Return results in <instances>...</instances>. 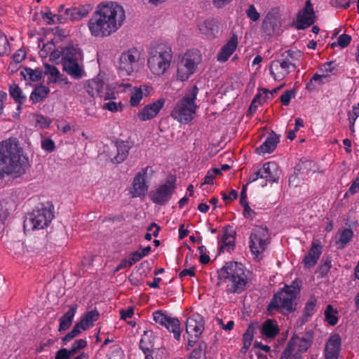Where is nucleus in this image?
<instances>
[{"mask_svg":"<svg viewBox=\"0 0 359 359\" xmlns=\"http://www.w3.org/2000/svg\"><path fill=\"white\" fill-rule=\"evenodd\" d=\"M125 18L123 7L111 2L100 5L88 25L93 36L102 38L115 32L122 25Z\"/></svg>","mask_w":359,"mask_h":359,"instance_id":"nucleus-1","label":"nucleus"},{"mask_svg":"<svg viewBox=\"0 0 359 359\" xmlns=\"http://www.w3.org/2000/svg\"><path fill=\"white\" fill-rule=\"evenodd\" d=\"M28 157L24 154L15 138H10L0 143V178L5 175L18 177L29 168Z\"/></svg>","mask_w":359,"mask_h":359,"instance_id":"nucleus-2","label":"nucleus"},{"mask_svg":"<svg viewBox=\"0 0 359 359\" xmlns=\"http://www.w3.org/2000/svg\"><path fill=\"white\" fill-rule=\"evenodd\" d=\"M218 279L226 285L227 293H241L245 289L248 276L242 264L229 262L218 271Z\"/></svg>","mask_w":359,"mask_h":359,"instance_id":"nucleus-3","label":"nucleus"},{"mask_svg":"<svg viewBox=\"0 0 359 359\" xmlns=\"http://www.w3.org/2000/svg\"><path fill=\"white\" fill-rule=\"evenodd\" d=\"M147 65L156 75H162L169 68L172 58L171 48L166 43L153 42L147 48Z\"/></svg>","mask_w":359,"mask_h":359,"instance_id":"nucleus-4","label":"nucleus"},{"mask_svg":"<svg viewBox=\"0 0 359 359\" xmlns=\"http://www.w3.org/2000/svg\"><path fill=\"white\" fill-rule=\"evenodd\" d=\"M300 281H293L290 285L276 293L268 305V311L280 310L282 313H289L296 310L295 300L300 292Z\"/></svg>","mask_w":359,"mask_h":359,"instance_id":"nucleus-5","label":"nucleus"},{"mask_svg":"<svg viewBox=\"0 0 359 359\" xmlns=\"http://www.w3.org/2000/svg\"><path fill=\"white\" fill-rule=\"evenodd\" d=\"M198 92V88L194 86L191 91L177 102L171 113L173 118L182 123H187L194 118L197 107L195 100Z\"/></svg>","mask_w":359,"mask_h":359,"instance_id":"nucleus-6","label":"nucleus"},{"mask_svg":"<svg viewBox=\"0 0 359 359\" xmlns=\"http://www.w3.org/2000/svg\"><path fill=\"white\" fill-rule=\"evenodd\" d=\"M82 58L80 48L74 46L62 48V64L63 71L76 79H81L84 72L79 65V60Z\"/></svg>","mask_w":359,"mask_h":359,"instance_id":"nucleus-7","label":"nucleus"},{"mask_svg":"<svg viewBox=\"0 0 359 359\" xmlns=\"http://www.w3.org/2000/svg\"><path fill=\"white\" fill-rule=\"evenodd\" d=\"M54 217L53 211L43 204H39L24 221V228L28 230L43 229L48 226Z\"/></svg>","mask_w":359,"mask_h":359,"instance_id":"nucleus-8","label":"nucleus"},{"mask_svg":"<svg viewBox=\"0 0 359 359\" xmlns=\"http://www.w3.org/2000/svg\"><path fill=\"white\" fill-rule=\"evenodd\" d=\"M201 61L198 50H189L179 60L177 66L176 77L178 81H185L194 74Z\"/></svg>","mask_w":359,"mask_h":359,"instance_id":"nucleus-9","label":"nucleus"},{"mask_svg":"<svg viewBox=\"0 0 359 359\" xmlns=\"http://www.w3.org/2000/svg\"><path fill=\"white\" fill-rule=\"evenodd\" d=\"M250 239V250L253 255L258 256L266 249L271 238L266 227L257 226L253 229Z\"/></svg>","mask_w":359,"mask_h":359,"instance_id":"nucleus-10","label":"nucleus"},{"mask_svg":"<svg viewBox=\"0 0 359 359\" xmlns=\"http://www.w3.org/2000/svg\"><path fill=\"white\" fill-rule=\"evenodd\" d=\"M140 59V52L137 48H131L121 53L119 58L118 69L123 76L130 75L137 66Z\"/></svg>","mask_w":359,"mask_h":359,"instance_id":"nucleus-11","label":"nucleus"},{"mask_svg":"<svg viewBox=\"0 0 359 359\" xmlns=\"http://www.w3.org/2000/svg\"><path fill=\"white\" fill-rule=\"evenodd\" d=\"M176 178L171 176L163 184L160 185L156 192L151 195L152 201L158 205L165 204L170 198L176 188Z\"/></svg>","mask_w":359,"mask_h":359,"instance_id":"nucleus-12","label":"nucleus"},{"mask_svg":"<svg viewBox=\"0 0 359 359\" xmlns=\"http://www.w3.org/2000/svg\"><path fill=\"white\" fill-rule=\"evenodd\" d=\"M259 178L265 179L266 182H276L278 180L277 166L275 163H265L262 168L251 174L249 177V182H253ZM266 183L263 184L265 186Z\"/></svg>","mask_w":359,"mask_h":359,"instance_id":"nucleus-13","label":"nucleus"},{"mask_svg":"<svg viewBox=\"0 0 359 359\" xmlns=\"http://www.w3.org/2000/svg\"><path fill=\"white\" fill-rule=\"evenodd\" d=\"M154 320L165 326L173 333L174 337L180 341L181 334L180 323L177 318L168 317L162 311H156L153 313Z\"/></svg>","mask_w":359,"mask_h":359,"instance_id":"nucleus-14","label":"nucleus"},{"mask_svg":"<svg viewBox=\"0 0 359 359\" xmlns=\"http://www.w3.org/2000/svg\"><path fill=\"white\" fill-rule=\"evenodd\" d=\"M262 29L266 36L278 35L281 32V22L278 13L269 11L264 18Z\"/></svg>","mask_w":359,"mask_h":359,"instance_id":"nucleus-15","label":"nucleus"},{"mask_svg":"<svg viewBox=\"0 0 359 359\" xmlns=\"http://www.w3.org/2000/svg\"><path fill=\"white\" fill-rule=\"evenodd\" d=\"M315 13L310 0H307L304 8L298 13L296 28L304 29L315 22Z\"/></svg>","mask_w":359,"mask_h":359,"instance_id":"nucleus-16","label":"nucleus"},{"mask_svg":"<svg viewBox=\"0 0 359 359\" xmlns=\"http://www.w3.org/2000/svg\"><path fill=\"white\" fill-rule=\"evenodd\" d=\"M294 69V67H291L288 62L284 61L282 58L272 61L269 66L270 74L276 81L283 79L290 72Z\"/></svg>","mask_w":359,"mask_h":359,"instance_id":"nucleus-17","label":"nucleus"},{"mask_svg":"<svg viewBox=\"0 0 359 359\" xmlns=\"http://www.w3.org/2000/svg\"><path fill=\"white\" fill-rule=\"evenodd\" d=\"M204 330L203 318L198 313H194L187 318L186 332L188 334L198 338Z\"/></svg>","mask_w":359,"mask_h":359,"instance_id":"nucleus-18","label":"nucleus"},{"mask_svg":"<svg viewBox=\"0 0 359 359\" xmlns=\"http://www.w3.org/2000/svg\"><path fill=\"white\" fill-rule=\"evenodd\" d=\"M165 99L161 98L151 104L146 105L140 111L137 116L140 121H145L154 118L163 108L165 104Z\"/></svg>","mask_w":359,"mask_h":359,"instance_id":"nucleus-19","label":"nucleus"},{"mask_svg":"<svg viewBox=\"0 0 359 359\" xmlns=\"http://www.w3.org/2000/svg\"><path fill=\"white\" fill-rule=\"evenodd\" d=\"M341 337L338 334L332 335L325 347V359H337L341 346Z\"/></svg>","mask_w":359,"mask_h":359,"instance_id":"nucleus-20","label":"nucleus"},{"mask_svg":"<svg viewBox=\"0 0 359 359\" xmlns=\"http://www.w3.org/2000/svg\"><path fill=\"white\" fill-rule=\"evenodd\" d=\"M149 167H147L142 170V172H138L135 177L133 184V190L130 191L133 197H142L144 196L147 190L148 186L145 183L144 175H146Z\"/></svg>","mask_w":359,"mask_h":359,"instance_id":"nucleus-21","label":"nucleus"},{"mask_svg":"<svg viewBox=\"0 0 359 359\" xmlns=\"http://www.w3.org/2000/svg\"><path fill=\"white\" fill-rule=\"evenodd\" d=\"M93 6L90 4L79 5L67 8L65 11V15L71 21L80 20L85 18L90 11Z\"/></svg>","mask_w":359,"mask_h":359,"instance_id":"nucleus-22","label":"nucleus"},{"mask_svg":"<svg viewBox=\"0 0 359 359\" xmlns=\"http://www.w3.org/2000/svg\"><path fill=\"white\" fill-rule=\"evenodd\" d=\"M237 46L238 39L237 36L233 34L218 53L217 57V60L221 62H226L236 50Z\"/></svg>","mask_w":359,"mask_h":359,"instance_id":"nucleus-23","label":"nucleus"},{"mask_svg":"<svg viewBox=\"0 0 359 359\" xmlns=\"http://www.w3.org/2000/svg\"><path fill=\"white\" fill-rule=\"evenodd\" d=\"M279 142V136L274 131H271L263 144L256 149L258 154L271 153L276 148Z\"/></svg>","mask_w":359,"mask_h":359,"instance_id":"nucleus-24","label":"nucleus"},{"mask_svg":"<svg viewBox=\"0 0 359 359\" xmlns=\"http://www.w3.org/2000/svg\"><path fill=\"white\" fill-rule=\"evenodd\" d=\"M321 249L322 247L320 244L314 242L312 243L311 249L303 261L306 268H311L316 265L321 255Z\"/></svg>","mask_w":359,"mask_h":359,"instance_id":"nucleus-25","label":"nucleus"},{"mask_svg":"<svg viewBox=\"0 0 359 359\" xmlns=\"http://www.w3.org/2000/svg\"><path fill=\"white\" fill-rule=\"evenodd\" d=\"M78 305L74 304L69 306V309L60 318L58 331L60 332L68 330L72 325L74 316L76 312Z\"/></svg>","mask_w":359,"mask_h":359,"instance_id":"nucleus-26","label":"nucleus"},{"mask_svg":"<svg viewBox=\"0 0 359 359\" xmlns=\"http://www.w3.org/2000/svg\"><path fill=\"white\" fill-rule=\"evenodd\" d=\"M200 32L208 38H215L218 33L219 27L215 19L206 20L198 25Z\"/></svg>","mask_w":359,"mask_h":359,"instance_id":"nucleus-27","label":"nucleus"},{"mask_svg":"<svg viewBox=\"0 0 359 359\" xmlns=\"http://www.w3.org/2000/svg\"><path fill=\"white\" fill-rule=\"evenodd\" d=\"M279 332L278 323L276 320L272 319H267L265 320L261 329L262 334L268 339H273Z\"/></svg>","mask_w":359,"mask_h":359,"instance_id":"nucleus-28","label":"nucleus"},{"mask_svg":"<svg viewBox=\"0 0 359 359\" xmlns=\"http://www.w3.org/2000/svg\"><path fill=\"white\" fill-rule=\"evenodd\" d=\"M115 147L116 149L117 154L112 159V161L118 164L124 161L127 158L130 147L123 142L117 143Z\"/></svg>","mask_w":359,"mask_h":359,"instance_id":"nucleus-29","label":"nucleus"},{"mask_svg":"<svg viewBox=\"0 0 359 359\" xmlns=\"http://www.w3.org/2000/svg\"><path fill=\"white\" fill-rule=\"evenodd\" d=\"M149 93V87L147 86H141L140 88H136L131 94L130 104L133 107L138 105L143 97V95H147Z\"/></svg>","mask_w":359,"mask_h":359,"instance_id":"nucleus-30","label":"nucleus"},{"mask_svg":"<svg viewBox=\"0 0 359 359\" xmlns=\"http://www.w3.org/2000/svg\"><path fill=\"white\" fill-rule=\"evenodd\" d=\"M50 92V89L43 85L36 86L30 95L34 103L42 101Z\"/></svg>","mask_w":359,"mask_h":359,"instance_id":"nucleus-31","label":"nucleus"},{"mask_svg":"<svg viewBox=\"0 0 359 359\" xmlns=\"http://www.w3.org/2000/svg\"><path fill=\"white\" fill-rule=\"evenodd\" d=\"M292 337H294L296 343L297 340H299L298 351L301 353L306 352L313 341V334L311 332H306L301 339L297 336H293Z\"/></svg>","mask_w":359,"mask_h":359,"instance_id":"nucleus-32","label":"nucleus"},{"mask_svg":"<svg viewBox=\"0 0 359 359\" xmlns=\"http://www.w3.org/2000/svg\"><path fill=\"white\" fill-rule=\"evenodd\" d=\"M353 236V232L350 228L344 229L339 233V240L337 241L338 249H343Z\"/></svg>","mask_w":359,"mask_h":359,"instance_id":"nucleus-33","label":"nucleus"},{"mask_svg":"<svg viewBox=\"0 0 359 359\" xmlns=\"http://www.w3.org/2000/svg\"><path fill=\"white\" fill-rule=\"evenodd\" d=\"M332 256L330 255H325L321 259V264L318 267L316 272L319 273L320 277H325L331 268L332 263Z\"/></svg>","mask_w":359,"mask_h":359,"instance_id":"nucleus-34","label":"nucleus"},{"mask_svg":"<svg viewBox=\"0 0 359 359\" xmlns=\"http://www.w3.org/2000/svg\"><path fill=\"white\" fill-rule=\"evenodd\" d=\"M302 56L301 52L299 51H292V50H287L284 52L281 55L282 59L288 62L291 67L297 68V65L295 64V61L298 60L299 57Z\"/></svg>","mask_w":359,"mask_h":359,"instance_id":"nucleus-35","label":"nucleus"},{"mask_svg":"<svg viewBox=\"0 0 359 359\" xmlns=\"http://www.w3.org/2000/svg\"><path fill=\"white\" fill-rule=\"evenodd\" d=\"M21 74L27 79V76L32 81H38L42 77V71L39 68L32 69L31 68H25L24 71L21 72Z\"/></svg>","mask_w":359,"mask_h":359,"instance_id":"nucleus-36","label":"nucleus"},{"mask_svg":"<svg viewBox=\"0 0 359 359\" xmlns=\"http://www.w3.org/2000/svg\"><path fill=\"white\" fill-rule=\"evenodd\" d=\"M207 345L204 341H201L198 346L191 353L188 359H205V349Z\"/></svg>","mask_w":359,"mask_h":359,"instance_id":"nucleus-37","label":"nucleus"},{"mask_svg":"<svg viewBox=\"0 0 359 359\" xmlns=\"http://www.w3.org/2000/svg\"><path fill=\"white\" fill-rule=\"evenodd\" d=\"M316 299L313 297H310V299L308 300L304 308V316L302 318V324H304L305 322H306L308 318L312 316L316 306Z\"/></svg>","mask_w":359,"mask_h":359,"instance_id":"nucleus-38","label":"nucleus"},{"mask_svg":"<svg viewBox=\"0 0 359 359\" xmlns=\"http://www.w3.org/2000/svg\"><path fill=\"white\" fill-rule=\"evenodd\" d=\"M9 92L11 96L13 97L18 104H22L26 100V97L22 95V90L18 85L15 83L11 85Z\"/></svg>","mask_w":359,"mask_h":359,"instance_id":"nucleus-39","label":"nucleus"},{"mask_svg":"<svg viewBox=\"0 0 359 359\" xmlns=\"http://www.w3.org/2000/svg\"><path fill=\"white\" fill-rule=\"evenodd\" d=\"M337 311L334 309L331 305H328L325 311V317L330 325H335L338 322L337 316Z\"/></svg>","mask_w":359,"mask_h":359,"instance_id":"nucleus-40","label":"nucleus"},{"mask_svg":"<svg viewBox=\"0 0 359 359\" xmlns=\"http://www.w3.org/2000/svg\"><path fill=\"white\" fill-rule=\"evenodd\" d=\"M259 327V324L257 322H254L250 323V325L248 326L247 330L243 334V343L246 344H252L255 331L257 328Z\"/></svg>","mask_w":359,"mask_h":359,"instance_id":"nucleus-41","label":"nucleus"},{"mask_svg":"<svg viewBox=\"0 0 359 359\" xmlns=\"http://www.w3.org/2000/svg\"><path fill=\"white\" fill-rule=\"evenodd\" d=\"M152 336L153 332L151 330L144 331V336L140 340V348L143 351L145 355L149 353L150 348L153 346L151 344L150 346H147V338L151 337Z\"/></svg>","mask_w":359,"mask_h":359,"instance_id":"nucleus-42","label":"nucleus"},{"mask_svg":"<svg viewBox=\"0 0 359 359\" xmlns=\"http://www.w3.org/2000/svg\"><path fill=\"white\" fill-rule=\"evenodd\" d=\"M87 346V341L85 339H80L79 340H76L72 345L69 351L70 352V355L74 356L76 355L81 349L84 348Z\"/></svg>","mask_w":359,"mask_h":359,"instance_id":"nucleus-43","label":"nucleus"},{"mask_svg":"<svg viewBox=\"0 0 359 359\" xmlns=\"http://www.w3.org/2000/svg\"><path fill=\"white\" fill-rule=\"evenodd\" d=\"M9 50V43L6 35L0 31V55H4Z\"/></svg>","mask_w":359,"mask_h":359,"instance_id":"nucleus-44","label":"nucleus"},{"mask_svg":"<svg viewBox=\"0 0 359 359\" xmlns=\"http://www.w3.org/2000/svg\"><path fill=\"white\" fill-rule=\"evenodd\" d=\"M145 277L143 276L141 273H139L135 269L131 273V274L128 277L129 281L133 285H140L144 280Z\"/></svg>","mask_w":359,"mask_h":359,"instance_id":"nucleus-45","label":"nucleus"},{"mask_svg":"<svg viewBox=\"0 0 359 359\" xmlns=\"http://www.w3.org/2000/svg\"><path fill=\"white\" fill-rule=\"evenodd\" d=\"M295 93V89L285 91L280 96V101L282 104L285 106H287L290 104L291 98L294 97Z\"/></svg>","mask_w":359,"mask_h":359,"instance_id":"nucleus-46","label":"nucleus"},{"mask_svg":"<svg viewBox=\"0 0 359 359\" xmlns=\"http://www.w3.org/2000/svg\"><path fill=\"white\" fill-rule=\"evenodd\" d=\"M121 104L109 100L103 105V109H107L112 112H116L121 110Z\"/></svg>","mask_w":359,"mask_h":359,"instance_id":"nucleus-47","label":"nucleus"},{"mask_svg":"<svg viewBox=\"0 0 359 359\" xmlns=\"http://www.w3.org/2000/svg\"><path fill=\"white\" fill-rule=\"evenodd\" d=\"M99 313L96 309L88 312L83 318L91 325L98 319Z\"/></svg>","mask_w":359,"mask_h":359,"instance_id":"nucleus-48","label":"nucleus"},{"mask_svg":"<svg viewBox=\"0 0 359 359\" xmlns=\"http://www.w3.org/2000/svg\"><path fill=\"white\" fill-rule=\"evenodd\" d=\"M246 15L251 20L254 22L257 21L260 18L259 13L257 11L255 6L252 4L250 5L248 9L246 11Z\"/></svg>","mask_w":359,"mask_h":359,"instance_id":"nucleus-49","label":"nucleus"},{"mask_svg":"<svg viewBox=\"0 0 359 359\" xmlns=\"http://www.w3.org/2000/svg\"><path fill=\"white\" fill-rule=\"evenodd\" d=\"M45 67H46V69L44 71V74L50 75L51 76L55 77V82L56 79L60 75V72L58 71V69L55 66H52L48 64H45Z\"/></svg>","mask_w":359,"mask_h":359,"instance_id":"nucleus-50","label":"nucleus"},{"mask_svg":"<svg viewBox=\"0 0 359 359\" xmlns=\"http://www.w3.org/2000/svg\"><path fill=\"white\" fill-rule=\"evenodd\" d=\"M246 199L245 198L244 201L240 200L241 205L244 208L243 215L245 217L252 219V215H255V212L250 208Z\"/></svg>","mask_w":359,"mask_h":359,"instance_id":"nucleus-51","label":"nucleus"},{"mask_svg":"<svg viewBox=\"0 0 359 359\" xmlns=\"http://www.w3.org/2000/svg\"><path fill=\"white\" fill-rule=\"evenodd\" d=\"M150 269L149 263L147 261H144L136 266L135 270L146 277Z\"/></svg>","mask_w":359,"mask_h":359,"instance_id":"nucleus-52","label":"nucleus"},{"mask_svg":"<svg viewBox=\"0 0 359 359\" xmlns=\"http://www.w3.org/2000/svg\"><path fill=\"white\" fill-rule=\"evenodd\" d=\"M291 343H292V344H291V346H290V355L285 357V359H300L301 358V355H300V353L299 352H297V353H296L294 354H292V352L294 351V346L296 345L294 337H292L287 344H290Z\"/></svg>","mask_w":359,"mask_h":359,"instance_id":"nucleus-53","label":"nucleus"},{"mask_svg":"<svg viewBox=\"0 0 359 359\" xmlns=\"http://www.w3.org/2000/svg\"><path fill=\"white\" fill-rule=\"evenodd\" d=\"M351 41V37L350 35L344 34L339 36L338 38V44L341 48H345L349 45Z\"/></svg>","mask_w":359,"mask_h":359,"instance_id":"nucleus-54","label":"nucleus"},{"mask_svg":"<svg viewBox=\"0 0 359 359\" xmlns=\"http://www.w3.org/2000/svg\"><path fill=\"white\" fill-rule=\"evenodd\" d=\"M355 0H331V4L333 6H339L344 8H347L350 4L354 2Z\"/></svg>","mask_w":359,"mask_h":359,"instance_id":"nucleus-55","label":"nucleus"},{"mask_svg":"<svg viewBox=\"0 0 359 359\" xmlns=\"http://www.w3.org/2000/svg\"><path fill=\"white\" fill-rule=\"evenodd\" d=\"M72 357L67 348H61L57 353L55 359H70Z\"/></svg>","mask_w":359,"mask_h":359,"instance_id":"nucleus-56","label":"nucleus"},{"mask_svg":"<svg viewBox=\"0 0 359 359\" xmlns=\"http://www.w3.org/2000/svg\"><path fill=\"white\" fill-rule=\"evenodd\" d=\"M359 116V114H358L356 112L353 111L348 113V119H349V127L351 133L353 134L355 132L354 130V124L355 122H356L357 118Z\"/></svg>","mask_w":359,"mask_h":359,"instance_id":"nucleus-57","label":"nucleus"},{"mask_svg":"<svg viewBox=\"0 0 359 359\" xmlns=\"http://www.w3.org/2000/svg\"><path fill=\"white\" fill-rule=\"evenodd\" d=\"M42 148L47 151H53L55 149V143L50 139H46L42 142Z\"/></svg>","mask_w":359,"mask_h":359,"instance_id":"nucleus-58","label":"nucleus"},{"mask_svg":"<svg viewBox=\"0 0 359 359\" xmlns=\"http://www.w3.org/2000/svg\"><path fill=\"white\" fill-rule=\"evenodd\" d=\"M8 216V212L6 210H4L0 204V233L3 231L4 229V220L6 219Z\"/></svg>","mask_w":359,"mask_h":359,"instance_id":"nucleus-59","label":"nucleus"},{"mask_svg":"<svg viewBox=\"0 0 359 359\" xmlns=\"http://www.w3.org/2000/svg\"><path fill=\"white\" fill-rule=\"evenodd\" d=\"M104 83L102 81L98 80H93L91 82V86L93 88H95L98 94L101 93L102 92V90L104 88Z\"/></svg>","mask_w":359,"mask_h":359,"instance_id":"nucleus-60","label":"nucleus"},{"mask_svg":"<svg viewBox=\"0 0 359 359\" xmlns=\"http://www.w3.org/2000/svg\"><path fill=\"white\" fill-rule=\"evenodd\" d=\"M142 255L140 253V251H136L130 255V258L129 259V266H132L133 264L140 261L142 258Z\"/></svg>","mask_w":359,"mask_h":359,"instance_id":"nucleus-61","label":"nucleus"},{"mask_svg":"<svg viewBox=\"0 0 359 359\" xmlns=\"http://www.w3.org/2000/svg\"><path fill=\"white\" fill-rule=\"evenodd\" d=\"M55 342V339H48L46 341L41 342L40 344V346L36 348L37 353H41L43 351H45L46 347L50 346L53 344H54Z\"/></svg>","mask_w":359,"mask_h":359,"instance_id":"nucleus-62","label":"nucleus"},{"mask_svg":"<svg viewBox=\"0 0 359 359\" xmlns=\"http://www.w3.org/2000/svg\"><path fill=\"white\" fill-rule=\"evenodd\" d=\"M25 56H26L25 52L20 49V50H18V52L13 55V60L16 63H20L25 58Z\"/></svg>","mask_w":359,"mask_h":359,"instance_id":"nucleus-63","label":"nucleus"},{"mask_svg":"<svg viewBox=\"0 0 359 359\" xmlns=\"http://www.w3.org/2000/svg\"><path fill=\"white\" fill-rule=\"evenodd\" d=\"M359 191V177L353 182L349 188V192L351 194H355Z\"/></svg>","mask_w":359,"mask_h":359,"instance_id":"nucleus-64","label":"nucleus"}]
</instances>
